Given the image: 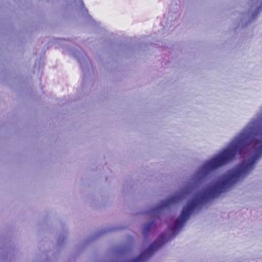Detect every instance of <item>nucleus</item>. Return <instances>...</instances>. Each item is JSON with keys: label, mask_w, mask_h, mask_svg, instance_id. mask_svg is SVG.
Here are the masks:
<instances>
[{"label": "nucleus", "mask_w": 262, "mask_h": 262, "mask_svg": "<svg viewBox=\"0 0 262 262\" xmlns=\"http://www.w3.org/2000/svg\"><path fill=\"white\" fill-rule=\"evenodd\" d=\"M245 127H248L247 132L253 133L252 141L249 144L251 147L249 157L227 171L215 182L209 185L191 200L198 209L222 193L228 191L235 183L245 179L254 169L256 163L262 157V106L260 112Z\"/></svg>", "instance_id": "1"}, {"label": "nucleus", "mask_w": 262, "mask_h": 262, "mask_svg": "<svg viewBox=\"0 0 262 262\" xmlns=\"http://www.w3.org/2000/svg\"><path fill=\"white\" fill-rule=\"evenodd\" d=\"M248 128L244 127L226 148L198 168L193 174L188 184L179 191L184 199L203 184L208 179L211 172L231 162L236 155H241L244 150L249 147L253 133L247 132Z\"/></svg>", "instance_id": "2"}, {"label": "nucleus", "mask_w": 262, "mask_h": 262, "mask_svg": "<svg viewBox=\"0 0 262 262\" xmlns=\"http://www.w3.org/2000/svg\"><path fill=\"white\" fill-rule=\"evenodd\" d=\"M196 209L198 208L194 203L191 200L188 201L183 207L179 216L160 236H163V239L166 243L173 239Z\"/></svg>", "instance_id": "3"}, {"label": "nucleus", "mask_w": 262, "mask_h": 262, "mask_svg": "<svg viewBox=\"0 0 262 262\" xmlns=\"http://www.w3.org/2000/svg\"><path fill=\"white\" fill-rule=\"evenodd\" d=\"M249 7L248 11L242 14L241 20L242 27L250 24L262 11V0H250Z\"/></svg>", "instance_id": "4"}, {"label": "nucleus", "mask_w": 262, "mask_h": 262, "mask_svg": "<svg viewBox=\"0 0 262 262\" xmlns=\"http://www.w3.org/2000/svg\"><path fill=\"white\" fill-rule=\"evenodd\" d=\"M163 236H159L158 238L138 256L124 262H145L155 252L162 247L166 242L163 239Z\"/></svg>", "instance_id": "5"}, {"label": "nucleus", "mask_w": 262, "mask_h": 262, "mask_svg": "<svg viewBox=\"0 0 262 262\" xmlns=\"http://www.w3.org/2000/svg\"><path fill=\"white\" fill-rule=\"evenodd\" d=\"M184 199L181 193L178 192L176 194L170 196L166 200H163L156 207L149 209V214L153 216L159 217L162 215L164 209L168 208L172 204H177Z\"/></svg>", "instance_id": "6"}, {"label": "nucleus", "mask_w": 262, "mask_h": 262, "mask_svg": "<svg viewBox=\"0 0 262 262\" xmlns=\"http://www.w3.org/2000/svg\"><path fill=\"white\" fill-rule=\"evenodd\" d=\"M146 213L147 215H148L150 217L152 218V219L151 221L144 224L143 225L142 233L145 239L148 237L151 228L154 227L156 228L157 227V224L158 220H159L161 216H160L159 217H157V216H153L150 215L149 214V210L146 211Z\"/></svg>", "instance_id": "7"}, {"label": "nucleus", "mask_w": 262, "mask_h": 262, "mask_svg": "<svg viewBox=\"0 0 262 262\" xmlns=\"http://www.w3.org/2000/svg\"><path fill=\"white\" fill-rule=\"evenodd\" d=\"M132 251L133 247L132 245H125L115 248L114 252L117 256H124L131 253Z\"/></svg>", "instance_id": "8"}, {"label": "nucleus", "mask_w": 262, "mask_h": 262, "mask_svg": "<svg viewBox=\"0 0 262 262\" xmlns=\"http://www.w3.org/2000/svg\"><path fill=\"white\" fill-rule=\"evenodd\" d=\"M75 55L80 63L81 68L83 71H84L85 69H86V68H89V66L91 64L89 58L86 55L80 56L79 54L75 53Z\"/></svg>", "instance_id": "9"}, {"label": "nucleus", "mask_w": 262, "mask_h": 262, "mask_svg": "<svg viewBox=\"0 0 262 262\" xmlns=\"http://www.w3.org/2000/svg\"><path fill=\"white\" fill-rule=\"evenodd\" d=\"M80 5L82 7V11L83 13H85L87 14V16L90 18V19L92 21H94L93 19V18L88 14V9L84 7V3L82 1V0H79Z\"/></svg>", "instance_id": "10"}]
</instances>
